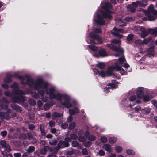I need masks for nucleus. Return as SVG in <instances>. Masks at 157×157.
<instances>
[{
  "mask_svg": "<svg viewBox=\"0 0 157 157\" xmlns=\"http://www.w3.org/2000/svg\"><path fill=\"white\" fill-rule=\"evenodd\" d=\"M107 46L110 48V49L113 51L117 52V53L115 54V56L116 57H117L121 56H122V55H123V56L119 58L118 61L119 62V64H123L126 60L123 54L124 50L123 48H121L119 45L116 46L112 44H108L107 45Z\"/></svg>",
  "mask_w": 157,
  "mask_h": 157,
  "instance_id": "nucleus-1",
  "label": "nucleus"
},
{
  "mask_svg": "<svg viewBox=\"0 0 157 157\" xmlns=\"http://www.w3.org/2000/svg\"><path fill=\"white\" fill-rule=\"evenodd\" d=\"M42 83L43 80L41 79H39L35 81L31 78H28L26 80V84L35 90L40 88Z\"/></svg>",
  "mask_w": 157,
  "mask_h": 157,
  "instance_id": "nucleus-2",
  "label": "nucleus"
},
{
  "mask_svg": "<svg viewBox=\"0 0 157 157\" xmlns=\"http://www.w3.org/2000/svg\"><path fill=\"white\" fill-rule=\"evenodd\" d=\"M0 108L1 109L6 110V112H3L4 113V116L3 117H1L3 119H5L6 120H9L11 118L10 113L11 110L8 108V105L7 104L2 102L0 105Z\"/></svg>",
  "mask_w": 157,
  "mask_h": 157,
  "instance_id": "nucleus-3",
  "label": "nucleus"
},
{
  "mask_svg": "<svg viewBox=\"0 0 157 157\" xmlns=\"http://www.w3.org/2000/svg\"><path fill=\"white\" fill-rule=\"evenodd\" d=\"M69 146V143H67L64 141H60L58 143L56 147L53 149V151L57 153L58 151L60 149L68 147Z\"/></svg>",
  "mask_w": 157,
  "mask_h": 157,
  "instance_id": "nucleus-4",
  "label": "nucleus"
},
{
  "mask_svg": "<svg viewBox=\"0 0 157 157\" xmlns=\"http://www.w3.org/2000/svg\"><path fill=\"white\" fill-rule=\"evenodd\" d=\"M25 96L22 95H19L13 96L11 98V100L14 103L20 104L23 102L25 101Z\"/></svg>",
  "mask_w": 157,
  "mask_h": 157,
  "instance_id": "nucleus-5",
  "label": "nucleus"
},
{
  "mask_svg": "<svg viewBox=\"0 0 157 157\" xmlns=\"http://www.w3.org/2000/svg\"><path fill=\"white\" fill-rule=\"evenodd\" d=\"M113 31L111 32V33L115 36L119 38H122L123 35L120 34L119 33L120 32L122 33L124 30L121 29H117L115 27H114L113 30Z\"/></svg>",
  "mask_w": 157,
  "mask_h": 157,
  "instance_id": "nucleus-6",
  "label": "nucleus"
},
{
  "mask_svg": "<svg viewBox=\"0 0 157 157\" xmlns=\"http://www.w3.org/2000/svg\"><path fill=\"white\" fill-rule=\"evenodd\" d=\"M98 54L96 53L94 54V56L98 58L99 56L101 57H105L107 56L106 51L103 48L100 49L98 51Z\"/></svg>",
  "mask_w": 157,
  "mask_h": 157,
  "instance_id": "nucleus-7",
  "label": "nucleus"
},
{
  "mask_svg": "<svg viewBox=\"0 0 157 157\" xmlns=\"http://www.w3.org/2000/svg\"><path fill=\"white\" fill-rule=\"evenodd\" d=\"M97 19L96 21V23L99 25H104L105 23V21L103 20L104 18L103 17L101 16L99 13H98L97 16Z\"/></svg>",
  "mask_w": 157,
  "mask_h": 157,
  "instance_id": "nucleus-8",
  "label": "nucleus"
},
{
  "mask_svg": "<svg viewBox=\"0 0 157 157\" xmlns=\"http://www.w3.org/2000/svg\"><path fill=\"white\" fill-rule=\"evenodd\" d=\"M90 37L93 39L96 40L100 44H101L102 41L99 36L94 33L92 32L90 34Z\"/></svg>",
  "mask_w": 157,
  "mask_h": 157,
  "instance_id": "nucleus-9",
  "label": "nucleus"
},
{
  "mask_svg": "<svg viewBox=\"0 0 157 157\" xmlns=\"http://www.w3.org/2000/svg\"><path fill=\"white\" fill-rule=\"evenodd\" d=\"M103 8L106 12H108L109 13H113V11L109 10L113 9V6L111 3L109 2L105 3Z\"/></svg>",
  "mask_w": 157,
  "mask_h": 157,
  "instance_id": "nucleus-10",
  "label": "nucleus"
},
{
  "mask_svg": "<svg viewBox=\"0 0 157 157\" xmlns=\"http://www.w3.org/2000/svg\"><path fill=\"white\" fill-rule=\"evenodd\" d=\"M143 88L142 87H139L137 89L136 95L139 98H143L144 95Z\"/></svg>",
  "mask_w": 157,
  "mask_h": 157,
  "instance_id": "nucleus-11",
  "label": "nucleus"
},
{
  "mask_svg": "<svg viewBox=\"0 0 157 157\" xmlns=\"http://www.w3.org/2000/svg\"><path fill=\"white\" fill-rule=\"evenodd\" d=\"M141 37L144 38L147 36L149 34L148 30H146V28L145 27H141Z\"/></svg>",
  "mask_w": 157,
  "mask_h": 157,
  "instance_id": "nucleus-12",
  "label": "nucleus"
},
{
  "mask_svg": "<svg viewBox=\"0 0 157 157\" xmlns=\"http://www.w3.org/2000/svg\"><path fill=\"white\" fill-rule=\"evenodd\" d=\"M14 103L10 104L11 107L17 112H21L22 111L21 107Z\"/></svg>",
  "mask_w": 157,
  "mask_h": 157,
  "instance_id": "nucleus-13",
  "label": "nucleus"
},
{
  "mask_svg": "<svg viewBox=\"0 0 157 157\" xmlns=\"http://www.w3.org/2000/svg\"><path fill=\"white\" fill-rule=\"evenodd\" d=\"M112 13H109L108 12L103 11L102 13V16L104 18L111 19L113 17Z\"/></svg>",
  "mask_w": 157,
  "mask_h": 157,
  "instance_id": "nucleus-14",
  "label": "nucleus"
},
{
  "mask_svg": "<svg viewBox=\"0 0 157 157\" xmlns=\"http://www.w3.org/2000/svg\"><path fill=\"white\" fill-rule=\"evenodd\" d=\"M60 103L61 105L64 107L66 108H71L72 106V104L70 102L65 101L63 102L61 101Z\"/></svg>",
  "mask_w": 157,
  "mask_h": 157,
  "instance_id": "nucleus-15",
  "label": "nucleus"
},
{
  "mask_svg": "<svg viewBox=\"0 0 157 157\" xmlns=\"http://www.w3.org/2000/svg\"><path fill=\"white\" fill-rule=\"evenodd\" d=\"M12 76L11 75H7L6 77L4 78V81L5 82L10 83L12 81Z\"/></svg>",
  "mask_w": 157,
  "mask_h": 157,
  "instance_id": "nucleus-16",
  "label": "nucleus"
},
{
  "mask_svg": "<svg viewBox=\"0 0 157 157\" xmlns=\"http://www.w3.org/2000/svg\"><path fill=\"white\" fill-rule=\"evenodd\" d=\"M112 83H109L108 86H110L112 88H117V86L116 85V84L118 82L115 80H113L112 81Z\"/></svg>",
  "mask_w": 157,
  "mask_h": 157,
  "instance_id": "nucleus-17",
  "label": "nucleus"
},
{
  "mask_svg": "<svg viewBox=\"0 0 157 157\" xmlns=\"http://www.w3.org/2000/svg\"><path fill=\"white\" fill-rule=\"evenodd\" d=\"M11 75L12 76V77H17L20 80H24L25 79V77L24 76L22 75H19L17 73H15L13 75Z\"/></svg>",
  "mask_w": 157,
  "mask_h": 157,
  "instance_id": "nucleus-18",
  "label": "nucleus"
},
{
  "mask_svg": "<svg viewBox=\"0 0 157 157\" xmlns=\"http://www.w3.org/2000/svg\"><path fill=\"white\" fill-rule=\"evenodd\" d=\"M103 148L108 152L111 151V146L108 144H105L103 145Z\"/></svg>",
  "mask_w": 157,
  "mask_h": 157,
  "instance_id": "nucleus-19",
  "label": "nucleus"
},
{
  "mask_svg": "<svg viewBox=\"0 0 157 157\" xmlns=\"http://www.w3.org/2000/svg\"><path fill=\"white\" fill-rule=\"evenodd\" d=\"M44 128L45 127L44 125L40 124V125L39 128L41 131V134L43 136H44L46 135Z\"/></svg>",
  "mask_w": 157,
  "mask_h": 157,
  "instance_id": "nucleus-20",
  "label": "nucleus"
},
{
  "mask_svg": "<svg viewBox=\"0 0 157 157\" xmlns=\"http://www.w3.org/2000/svg\"><path fill=\"white\" fill-rule=\"evenodd\" d=\"M55 90L54 88L51 87L49 89L48 88L45 91H46V94H51L53 93H54Z\"/></svg>",
  "mask_w": 157,
  "mask_h": 157,
  "instance_id": "nucleus-21",
  "label": "nucleus"
},
{
  "mask_svg": "<svg viewBox=\"0 0 157 157\" xmlns=\"http://www.w3.org/2000/svg\"><path fill=\"white\" fill-rule=\"evenodd\" d=\"M127 8L128 11L131 12L132 13H134L136 10V8L131 5H128Z\"/></svg>",
  "mask_w": 157,
  "mask_h": 157,
  "instance_id": "nucleus-22",
  "label": "nucleus"
},
{
  "mask_svg": "<svg viewBox=\"0 0 157 157\" xmlns=\"http://www.w3.org/2000/svg\"><path fill=\"white\" fill-rule=\"evenodd\" d=\"M149 10L151 13L155 14L157 13V11L154 10V6L152 5H150L149 6Z\"/></svg>",
  "mask_w": 157,
  "mask_h": 157,
  "instance_id": "nucleus-23",
  "label": "nucleus"
},
{
  "mask_svg": "<svg viewBox=\"0 0 157 157\" xmlns=\"http://www.w3.org/2000/svg\"><path fill=\"white\" fill-rule=\"evenodd\" d=\"M35 150V147L33 146H30L26 150L28 153H30L34 151Z\"/></svg>",
  "mask_w": 157,
  "mask_h": 157,
  "instance_id": "nucleus-24",
  "label": "nucleus"
},
{
  "mask_svg": "<svg viewBox=\"0 0 157 157\" xmlns=\"http://www.w3.org/2000/svg\"><path fill=\"white\" fill-rule=\"evenodd\" d=\"M66 153L69 155H71L74 154L75 152L72 148H70L66 150Z\"/></svg>",
  "mask_w": 157,
  "mask_h": 157,
  "instance_id": "nucleus-25",
  "label": "nucleus"
},
{
  "mask_svg": "<svg viewBox=\"0 0 157 157\" xmlns=\"http://www.w3.org/2000/svg\"><path fill=\"white\" fill-rule=\"evenodd\" d=\"M148 53L150 55H153L154 53V47H150L148 49Z\"/></svg>",
  "mask_w": 157,
  "mask_h": 157,
  "instance_id": "nucleus-26",
  "label": "nucleus"
},
{
  "mask_svg": "<svg viewBox=\"0 0 157 157\" xmlns=\"http://www.w3.org/2000/svg\"><path fill=\"white\" fill-rule=\"evenodd\" d=\"M27 138V135L25 133L20 134L18 136V138L19 139L25 140Z\"/></svg>",
  "mask_w": 157,
  "mask_h": 157,
  "instance_id": "nucleus-27",
  "label": "nucleus"
},
{
  "mask_svg": "<svg viewBox=\"0 0 157 157\" xmlns=\"http://www.w3.org/2000/svg\"><path fill=\"white\" fill-rule=\"evenodd\" d=\"M97 66L101 69H104L105 66V64L104 63L99 62L97 65Z\"/></svg>",
  "mask_w": 157,
  "mask_h": 157,
  "instance_id": "nucleus-28",
  "label": "nucleus"
},
{
  "mask_svg": "<svg viewBox=\"0 0 157 157\" xmlns=\"http://www.w3.org/2000/svg\"><path fill=\"white\" fill-rule=\"evenodd\" d=\"M126 153L129 155H133L135 154V152L132 150L128 149L126 151Z\"/></svg>",
  "mask_w": 157,
  "mask_h": 157,
  "instance_id": "nucleus-29",
  "label": "nucleus"
},
{
  "mask_svg": "<svg viewBox=\"0 0 157 157\" xmlns=\"http://www.w3.org/2000/svg\"><path fill=\"white\" fill-rule=\"evenodd\" d=\"M76 125V123L75 122H72L69 124V128L70 130H72L74 129Z\"/></svg>",
  "mask_w": 157,
  "mask_h": 157,
  "instance_id": "nucleus-30",
  "label": "nucleus"
},
{
  "mask_svg": "<svg viewBox=\"0 0 157 157\" xmlns=\"http://www.w3.org/2000/svg\"><path fill=\"white\" fill-rule=\"evenodd\" d=\"M117 141V139L114 137H111L109 139V141L111 144L115 143Z\"/></svg>",
  "mask_w": 157,
  "mask_h": 157,
  "instance_id": "nucleus-31",
  "label": "nucleus"
},
{
  "mask_svg": "<svg viewBox=\"0 0 157 157\" xmlns=\"http://www.w3.org/2000/svg\"><path fill=\"white\" fill-rule=\"evenodd\" d=\"M62 97L65 101L70 102L71 101L70 97L67 95H63Z\"/></svg>",
  "mask_w": 157,
  "mask_h": 157,
  "instance_id": "nucleus-32",
  "label": "nucleus"
},
{
  "mask_svg": "<svg viewBox=\"0 0 157 157\" xmlns=\"http://www.w3.org/2000/svg\"><path fill=\"white\" fill-rule=\"evenodd\" d=\"M52 105L51 103H46L44 105V108L45 110H49V108L52 106Z\"/></svg>",
  "mask_w": 157,
  "mask_h": 157,
  "instance_id": "nucleus-33",
  "label": "nucleus"
},
{
  "mask_svg": "<svg viewBox=\"0 0 157 157\" xmlns=\"http://www.w3.org/2000/svg\"><path fill=\"white\" fill-rule=\"evenodd\" d=\"M41 88H44L45 91L48 88V84L44 82L43 81V83L42 84L41 87L38 89H41Z\"/></svg>",
  "mask_w": 157,
  "mask_h": 157,
  "instance_id": "nucleus-34",
  "label": "nucleus"
},
{
  "mask_svg": "<svg viewBox=\"0 0 157 157\" xmlns=\"http://www.w3.org/2000/svg\"><path fill=\"white\" fill-rule=\"evenodd\" d=\"M88 47L90 49L94 51H96L98 50V48L94 45H89Z\"/></svg>",
  "mask_w": 157,
  "mask_h": 157,
  "instance_id": "nucleus-35",
  "label": "nucleus"
},
{
  "mask_svg": "<svg viewBox=\"0 0 157 157\" xmlns=\"http://www.w3.org/2000/svg\"><path fill=\"white\" fill-rule=\"evenodd\" d=\"M151 39V37H149L147 39H144L142 43L143 44H147Z\"/></svg>",
  "mask_w": 157,
  "mask_h": 157,
  "instance_id": "nucleus-36",
  "label": "nucleus"
},
{
  "mask_svg": "<svg viewBox=\"0 0 157 157\" xmlns=\"http://www.w3.org/2000/svg\"><path fill=\"white\" fill-rule=\"evenodd\" d=\"M63 96V95L60 94H57L56 95L55 99L56 100H61Z\"/></svg>",
  "mask_w": 157,
  "mask_h": 157,
  "instance_id": "nucleus-37",
  "label": "nucleus"
},
{
  "mask_svg": "<svg viewBox=\"0 0 157 157\" xmlns=\"http://www.w3.org/2000/svg\"><path fill=\"white\" fill-rule=\"evenodd\" d=\"M28 102L29 104L32 105H34L36 104L35 101L32 98L29 99L28 100Z\"/></svg>",
  "mask_w": 157,
  "mask_h": 157,
  "instance_id": "nucleus-38",
  "label": "nucleus"
},
{
  "mask_svg": "<svg viewBox=\"0 0 157 157\" xmlns=\"http://www.w3.org/2000/svg\"><path fill=\"white\" fill-rule=\"evenodd\" d=\"M47 147L44 146V148L41 149L40 150V153L43 155H45L47 151L46 149Z\"/></svg>",
  "mask_w": 157,
  "mask_h": 157,
  "instance_id": "nucleus-39",
  "label": "nucleus"
},
{
  "mask_svg": "<svg viewBox=\"0 0 157 157\" xmlns=\"http://www.w3.org/2000/svg\"><path fill=\"white\" fill-rule=\"evenodd\" d=\"M52 116L55 118L60 117H61V114L58 112H54L52 114Z\"/></svg>",
  "mask_w": 157,
  "mask_h": 157,
  "instance_id": "nucleus-40",
  "label": "nucleus"
},
{
  "mask_svg": "<svg viewBox=\"0 0 157 157\" xmlns=\"http://www.w3.org/2000/svg\"><path fill=\"white\" fill-rule=\"evenodd\" d=\"M57 141L56 139H54L51 141H50L49 144L51 145H56L57 143Z\"/></svg>",
  "mask_w": 157,
  "mask_h": 157,
  "instance_id": "nucleus-41",
  "label": "nucleus"
},
{
  "mask_svg": "<svg viewBox=\"0 0 157 157\" xmlns=\"http://www.w3.org/2000/svg\"><path fill=\"white\" fill-rule=\"evenodd\" d=\"M7 144L6 142L4 140H2L0 141V145L1 146L2 148L5 147Z\"/></svg>",
  "mask_w": 157,
  "mask_h": 157,
  "instance_id": "nucleus-42",
  "label": "nucleus"
},
{
  "mask_svg": "<svg viewBox=\"0 0 157 157\" xmlns=\"http://www.w3.org/2000/svg\"><path fill=\"white\" fill-rule=\"evenodd\" d=\"M39 89H38L36 90H37V92L39 94H40L42 96H43L44 94L45 90L43 89L40 90Z\"/></svg>",
  "mask_w": 157,
  "mask_h": 157,
  "instance_id": "nucleus-43",
  "label": "nucleus"
},
{
  "mask_svg": "<svg viewBox=\"0 0 157 157\" xmlns=\"http://www.w3.org/2000/svg\"><path fill=\"white\" fill-rule=\"evenodd\" d=\"M92 143V142L90 141H87L84 142V144L86 147H89L91 145Z\"/></svg>",
  "mask_w": 157,
  "mask_h": 157,
  "instance_id": "nucleus-44",
  "label": "nucleus"
},
{
  "mask_svg": "<svg viewBox=\"0 0 157 157\" xmlns=\"http://www.w3.org/2000/svg\"><path fill=\"white\" fill-rule=\"evenodd\" d=\"M79 145V143L77 141H73L72 142V146L74 147H77Z\"/></svg>",
  "mask_w": 157,
  "mask_h": 157,
  "instance_id": "nucleus-45",
  "label": "nucleus"
},
{
  "mask_svg": "<svg viewBox=\"0 0 157 157\" xmlns=\"http://www.w3.org/2000/svg\"><path fill=\"white\" fill-rule=\"evenodd\" d=\"M143 101L145 102H147L149 101L150 98L148 95H143Z\"/></svg>",
  "mask_w": 157,
  "mask_h": 157,
  "instance_id": "nucleus-46",
  "label": "nucleus"
},
{
  "mask_svg": "<svg viewBox=\"0 0 157 157\" xmlns=\"http://www.w3.org/2000/svg\"><path fill=\"white\" fill-rule=\"evenodd\" d=\"M100 140L101 143H104L107 141V139L105 136H102L100 138Z\"/></svg>",
  "mask_w": 157,
  "mask_h": 157,
  "instance_id": "nucleus-47",
  "label": "nucleus"
},
{
  "mask_svg": "<svg viewBox=\"0 0 157 157\" xmlns=\"http://www.w3.org/2000/svg\"><path fill=\"white\" fill-rule=\"evenodd\" d=\"M88 140L91 141H94L96 140V137L93 135H90L88 137Z\"/></svg>",
  "mask_w": 157,
  "mask_h": 157,
  "instance_id": "nucleus-48",
  "label": "nucleus"
},
{
  "mask_svg": "<svg viewBox=\"0 0 157 157\" xmlns=\"http://www.w3.org/2000/svg\"><path fill=\"white\" fill-rule=\"evenodd\" d=\"M115 150L117 153H119L122 151V148L121 146H117L116 147Z\"/></svg>",
  "mask_w": 157,
  "mask_h": 157,
  "instance_id": "nucleus-49",
  "label": "nucleus"
},
{
  "mask_svg": "<svg viewBox=\"0 0 157 157\" xmlns=\"http://www.w3.org/2000/svg\"><path fill=\"white\" fill-rule=\"evenodd\" d=\"M35 127L34 125L31 124L28 125V128L31 131H33L35 129Z\"/></svg>",
  "mask_w": 157,
  "mask_h": 157,
  "instance_id": "nucleus-50",
  "label": "nucleus"
},
{
  "mask_svg": "<svg viewBox=\"0 0 157 157\" xmlns=\"http://www.w3.org/2000/svg\"><path fill=\"white\" fill-rule=\"evenodd\" d=\"M15 94H24L25 92L24 91L21 90H17L15 92Z\"/></svg>",
  "mask_w": 157,
  "mask_h": 157,
  "instance_id": "nucleus-51",
  "label": "nucleus"
},
{
  "mask_svg": "<svg viewBox=\"0 0 157 157\" xmlns=\"http://www.w3.org/2000/svg\"><path fill=\"white\" fill-rule=\"evenodd\" d=\"M148 20L149 21H154L155 20V18L154 17V16L153 15H151L150 14L148 15Z\"/></svg>",
  "mask_w": 157,
  "mask_h": 157,
  "instance_id": "nucleus-52",
  "label": "nucleus"
},
{
  "mask_svg": "<svg viewBox=\"0 0 157 157\" xmlns=\"http://www.w3.org/2000/svg\"><path fill=\"white\" fill-rule=\"evenodd\" d=\"M121 41L119 39H113L112 41V43L114 44H119Z\"/></svg>",
  "mask_w": 157,
  "mask_h": 157,
  "instance_id": "nucleus-53",
  "label": "nucleus"
},
{
  "mask_svg": "<svg viewBox=\"0 0 157 157\" xmlns=\"http://www.w3.org/2000/svg\"><path fill=\"white\" fill-rule=\"evenodd\" d=\"M49 126L51 127H54L55 126L56 123L54 121L51 120L49 122Z\"/></svg>",
  "mask_w": 157,
  "mask_h": 157,
  "instance_id": "nucleus-54",
  "label": "nucleus"
},
{
  "mask_svg": "<svg viewBox=\"0 0 157 157\" xmlns=\"http://www.w3.org/2000/svg\"><path fill=\"white\" fill-rule=\"evenodd\" d=\"M70 137L71 139L76 140L78 138V136L75 134H71L70 135Z\"/></svg>",
  "mask_w": 157,
  "mask_h": 157,
  "instance_id": "nucleus-55",
  "label": "nucleus"
},
{
  "mask_svg": "<svg viewBox=\"0 0 157 157\" xmlns=\"http://www.w3.org/2000/svg\"><path fill=\"white\" fill-rule=\"evenodd\" d=\"M61 126L63 129H65L67 128L68 127V124L67 123L64 122L62 124Z\"/></svg>",
  "mask_w": 157,
  "mask_h": 157,
  "instance_id": "nucleus-56",
  "label": "nucleus"
},
{
  "mask_svg": "<svg viewBox=\"0 0 157 157\" xmlns=\"http://www.w3.org/2000/svg\"><path fill=\"white\" fill-rule=\"evenodd\" d=\"M4 148L5 149V150L8 152L10 151L11 150L10 146L8 144H7L6 147Z\"/></svg>",
  "mask_w": 157,
  "mask_h": 157,
  "instance_id": "nucleus-57",
  "label": "nucleus"
},
{
  "mask_svg": "<svg viewBox=\"0 0 157 157\" xmlns=\"http://www.w3.org/2000/svg\"><path fill=\"white\" fill-rule=\"evenodd\" d=\"M99 75L103 77H104L106 76V73L103 71H101L100 72H99Z\"/></svg>",
  "mask_w": 157,
  "mask_h": 157,
  "instance_id": "nucleus-58",
  "label": "nucleus"
},
{
  "mask_svg": "<svg viewBox=\"0 0 157 157\" xmlns=\"http://www.w3.org/2000/svg\"><path fill=\"white\" fill-rule=\"evenodd\" d=\"M32 96L35 98H39V94L36 92L32 93Z\"/></svg>",
  "mask_w": 157,
  "mask_h": 157,
  "instance_id": "nucleus-59",
  "label": "nucleus"
},
{
  "mask_svg": "<svg viewBox=\"0 0 157 157\" xmlns=\"http://www.w3.org/2000/svg\"><path fill=\"white\" fill-rule=\"evenodd\" d=\"M133 35L132 34H129L127 36V39L128 41H130L132 39Z\"/></svg>",
  "mask_w": 157,
  "mask_h": 157,
  "instance_id": "nucleus-60",
  "label": "nucleus"
},
{
  "mask_svg": "<svg viewBox=\"0 0 157 157\" xmlns=\"http://www.w3.org/2000/svg\"><path fill=\"white\" fill-rule=\"evenodd\" d=\"M136 2L138 3V6H145V4H144V2H143L137 1Z\"/></svg>",
  "mask_w": 157,
  "mask_h": 157,
  "instance_id": "nucleus-61",
  "label": "nucleus"
},
{
  "mask_svg": "<svg viewBox=\"0 0 157 157\" xmlns=\"http://www.w3.org/2000/svg\"><path fill=\"white\" fill-rule=\"evenodd\" d=\"M136 99V97L135 95H133L129 98V101L130 102H133Z\"/></svg>",
  "mask_w": 157,
  "mask_h": 157,
  "instance_id": "nucleus-62",
  "label": "nucleus"
},
{
  "mask_svg": "<svg viewBox=\"0 0 157 157\" xmlns=\"http://www.w3.org/2000/svg\"><path fill=\"white\" fill-rule=\"evenodd\" d=\"M4 94L6 96L12 97V94L11 92L8 91L5 92Z\"/></svg>",
  "mask_w": 157,
  "mask_h": 157,
  "instance_id": "nucleus-63",
  "label": "nucleus"
},
{
  "mask_svg": "<svg viewBox=\"0 0 157 157\" xmlns=\"http://www.w3.org/2000/svg\"><path fill=\"white\" fill-rule=\"evenodd\" d=\"M114 67L117 71H120L121 69V67L117 64L115 65Z\"/></svg>",
  "mask_w": 157,
  "mask_h": 157,
  "instance_id": "nucleus-64",
  "label": "nucleus"
}]
</instances>
